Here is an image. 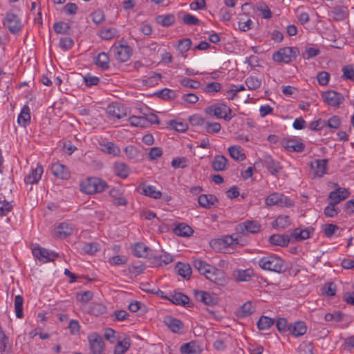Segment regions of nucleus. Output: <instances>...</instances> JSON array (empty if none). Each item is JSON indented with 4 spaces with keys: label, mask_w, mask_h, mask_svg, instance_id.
<instances>
[{
    "label": "nucleus",
    "mask_w": 354,
    "mask_h": 354,
    "mask_svg": "<svg viewBox=\"0 0 354 354\" xmlns=\"http://www.w3.org/2000/svg\"><path fill=\"white\" fill-rule=\"evenodd\" d=\"M180 352L182 354H200L201 347L196 342H190L181 346Z\"/></svg>",
    "instance_id": "c85d7f7f"
},
{
    "label": "nucleus",
    "mask_w": 354,
    "mask_h": 354,
    "mask_svg": "<svg viewBox=\"0 0 354 354\" xmlns=\"http://www.w3.org/2000/svg\"><path fill=\"white\" fill-rule=\"evenodd\" d=\"M44 173V169L41 165L37 164L35 167H32L30 173L24 178V182L26 184H37L40 180Z\"/></svg>",
    "instance_id": "a211bd4d"
},
{
    "label": "nucleus",
    "mask_w": 354,
    "mask_h": 354,
    "mask_svg": "<svg viewBox=\"0 0 354 354\" xmlns=\"http://www.w3.org/2000/svg\"><path fill=\"white\" fill-rule=\"evenodd\" d=\"M245 83L248 90L255 91L261 87V80L254 76H249L245 79Z\"/></svg>",
    "instance_id": "de8ad7c7"
},
{
    "label": "nucleus",
    "mask_w": 354,
    "mask_h": 354,
    "mask_svg": "<svg viewBox=\"0 0 354 354\" xmlns=\"http://www.w3.org/2000/svg\"><path fill=\"white\" fill-rule=\"evenodd\" d=\"M313 232V228H296L293 230L291 236L295 241H302L308 239Z\"/></svg>",
    "instance_id": "bb28decb"
},
{
    "label": "nucleus",
    "mask_w": 354,
    "mask_h": 354,
    "mask_svg": "<svg viewBox=\"0 0 354 354\" xmlns=\"http://www.w3.org/2000/svg\"><path fill=\"white\" fill-rule=\"evenodd\" d=\"M272 245L278 246H287L289 243L290 239L286 235L273 234L269 239Z\"/></svg>",
    "instance_id": "4c0bfd02"
},
{
    "label": "nucleus",
    "mask_w": 354,
    "mask_h": 354,
    "mask_svg": "<svg viewBox=\"0 0 354 354\" xmlns=\"http://www.w3.org/2000/svg\"><path fill=\"white\" fill-rule=\"evenodd\" d=\"M261 230V225L257 221L247 220L243 223H239L236 227L237 233L246 234H256Z\"/></svg>",
    "instance_id": "f8f14e48"
},
{
    "label": "nucleus",
    "mask_w": 354,
    "mask_h": 354,
    "mask_svg": "<svg viewBox=\"0 0 354 354\" xmlns=\"http://www.w3.org/2000/svg\"><path fill=\"white\" fill-rule=\"evenodd\" d=\"M264 164L272 175H276L282 169L279 162L274 160L270 155H266L263 159Z\"/></svg>",
    "instance_id": "4be33fe9"
},
{
    "label": "nucleus",
    "mask_w": 354,
    "mask_h": 354,
    "mask_svg": "<svg viewBox=\"0 0 354 354\" xmlns=\"http://www.w3.org/2000/svg\"><path fill=\"white\" fill-rule=\"evenodd\" d=\"M317 177H322L327 171V161L324 159L317 160L315 162V166L312 165Z\"/></svg>",
    "instance_id": "473e14b6"
},
{
    "label": "nucleus",
    "mask_w": 354,
    "mask_h": 354,
    "mask_svg": "<svg viewBox=\"0 0 354 354\" xmlns=\"http://www.w3.org/2000/svg\"><path fill=\"white\" fill-rule=\"evenodd\" d=\"M74 225L68 222H62L54 229L53 235L58 239H64L73 234Z\"/></svg>",
    "instance_id": "dca6fc26"
},
{
    "label": "nucleus",
    "mask_w": 354,
    "mask_h": 354,
    "mask_svg": "<svg viewBox=\"0 0 354 354\" xmlns=\"http://www.w3.org/2000/svg\"><path fill=\"white\" fill-rule=\"evenodd\" d=\"M322 97L328 105L339 108L341 104L344 101L342 94L333 90H328L322 93Z\"/></svg>",
    "instance_id": "1a4fd4ad"
},
{
    "label": "nucleus",
    "mask_w": 354,
    "mask_h": 354,
    "mask_svg": "<svg viewBox=\"0 0 354 354\" xmlns=\"http://www.w3.org/2000/svg\"><path fill=\"white\" fill-rule=\"evenodd\" d=\"M193 266L203 274L205 278L218 285H223L226 283L225 272L209 264L205 261L195 259L192 262Z\"/></svg>",
    "instance_id": "f257e3e1"
},
{
    "label": "nucleus",
    "mask_w": 354,
    "mask_h": 354,
    "mask_svg": "<svg viewBox=\"0 0 354 354\" xmlns=\"http://www.w3.org/2000/svg\"><path fill=\"white\" fill-rule=\"evenodd\" d=\"M107 183L99 178H89L81 184V190L88 194L102 192L107 187Z\"/></svg>",
    "instance_id": "20e7f679"
},
{
    "label": "nucleus",
    "mask_w": 354,
    "mask_h": 354,
    "mask_svg": "<svg viewBox=\"0 0 354 354\" xmlns=\"http://www.w3.org/2000/svg\"><path fill=\"white\" fill-rule=\"evenodd\" d=\"M176 272L181 277H189L192 274V269L189 264L178 263L176 266Z\"/></svg>",
    "instance_id": "09e8293b"
},
{
    "label": "nucleus",
    "mask_w": 354,
    "mask_h": 354,
    "mask_svg": "<svg viewBox=\"0 0 354 354\" xmlns=\"http://www.w3.org/2000/svg\"><path fill=\"white\" fill-rule=\"evenodd\" d=\"M101 150L108 154L113 155L114 156H119L121 151L120 148L112 142H107L101 145Z\"/></svg>",
    "instance_id": "c9c22d12"
},
{
    "label": "nucleus",
    "mask_w": 354,
    "mask_h": 354,
    "mask_svg": "<svg viewBox=\"0 0 354 354\" xmlns=\"http://www.w3.org/2000/svg\"><path fill=\"white\" fill-rule=\"evenodd\" d=\"M291 224V219L287 215H279L272 223V227L276 229H285Z\"/></svg>",
    "instance_id": "f704fd0d"
},
{
    "label": "nucleus",
    "mask_w": 354,
    "mask_h": 354,
    "mask_svg": "<svg viewBox=\"0 0 354 354\" xmlns=\"http://www.w3.org/2000/svg\"><path fill=\"white\" fill-rule=\"evenodd\" d=\"M165 323L172 332L176 333H180L183 328L182 322L172 317H166Z\"/></svg>",
    "instance_id": "cd10ccee"
},
{
    "label": "nucleus",
    "mask_w": 354,
    "mask_h": 354,
    "mask_svg": "<svg viewBox=\"0 0 354 354\" xmlns=\"http://www.w3.org/2000/svg\"><path fill=\"white\" fill-rule=\"evenodd\" d=\"M10 349V345L9 344L8 337L3 333L1 327L0 326V352L8 353Z\"/></svg>",
    "instance_id": "864d4df0"
},
{
    "label": "nucleus",
    "mask_w": 354,
    "mask_h": 354,
    "mask_svg": "<svg viewBox=\"0 0 354 354\" xmlns=\"http://www.w3.org/2000/svg\"><path fill=\"white\" fill-rule=\"evenodd\" d=\"M196 297L206 305L212 306L215 304V299L209 292L205 291L196 292Z\"/></svg>",
    "instance_id": "37998d69"
},
{
    "label": "nucleus",
    "mask_w": 354,
    "mask_h": 354,
    "mask_svg": "<svg viewBox=\"0 0 354 354\" xmlns=\"http://www.w3.org/2000/svg\"><path fill=\"white\" fill-rule=\"evenodd\" d=\"M50 171L51 173L59 179L66 180L71 176V172L68 168L59 162H54L51 165Z\"/></svg>",
    "instance_id": "f3484780"
},
{
    "label": "nucleus",
    "mask_w": 354,
    "mask_h": 354,
    "mask_svg": "<svg viewBox=\"0 0 354 354\" xmlns=\"http://www.w3.org/2000/svg\"><path fill=\"white\" fill-rule=\"evenodd\" d=\"M227 159L223 155L216 156L212 161V167L214 171H223L226 169Z\"/></svg>",
    "instance_id": "a878e982"
},
{
    "label": "nucleus",
    "mask_w": 354,
    "mask_h": 354,
    "mask_svg": "<svg viewBox=\"0 0 354 354\" xmlns=\"http://www.w3.org/2000/svg\"><path fill=\"white\" fill-rule=\"evenodd\" d=\"M3 24L6 26L12 33L18 32L22 27L21 22L17 15L8 12L3 21Z\"/></svg>",
    "instance_id": "ddd939ff"
},
{
    "label": "nucleus",
    "mask_w": 354,
    "mask_h": 354,
    "mask_svg": "<svg viewBox=\"0 0 354 354\" xmlns=\"http://www.w3.org/2000/svg\"><path fill=\"white\" fill-rule=\"evenodd\" d=\"M307 331V326L304 322L297 321L289 324L288 332L293 337H297L304 335Z\"/></svg>",
    "instance_id": "aec40b11"
},
{
    "label": "nucleus",
    "mask_w": 354,
    "mask_h": 354,
    "mask_svg": "<svg viewBox=\"0 0 354 354\" xmlns=\"http://www.w3.org/2000/svg\"><path fill=\"white\" fill-rule=\"evenodd\" d=\"M336 203L330 201L324 209V214L327 217L333 218L338 214V209L336 207Z\"/></svg>",
    "instance_id": "69168bd1"
},
{
    "label": "nucleus",
    "mask_w": 354,
    "mask_h": 354,
    "mask_svg": "<svg viewBox=\"0 0 354 354\" xmlns=\"http://www.w3.org/2000/svg\"><path fill=\"white\" fill-rule=\"evenodd\" d=\"M173 261V257L169 254L164 253L154 257V263L159 266L167 265Z\"/></svg>",
    "instance_id": "13d9d810"
},
{
    "label": "nucleus",
    "mask_w": 354,
    "mask_h": 354,
    "mask_svg": "<svg viewBox=\"0 0 354 354\" xmlns=\"http://www.w3.org/2000/svg\"><path fill=\"white\" fill-rule=\"evenodd\" d=\"M274 323V319L266 317L261 316L257 322V327L261 330H266L269 329Z\"/></svg>",
    "instance_id": "3c124183"
},
{
    "label": "nucleus",
    "mask_w": 354,
    "mask_h": 354,
    "mask_svg": "<svg viewBox=\"0 0 354 354\" xmlns=\"http://www.w3.org/2000/svg\"><path fill=\"white\" fill-rule=\"evenodd\" d=\"M106 311V306L100 303L91 304L88 309V313L96 317L104 314Z\"/></svg>",
    "instance_id": "c03bdc74"
},
{
    "label": "nucleus",
    "mask_w": 354,
    "mask_h": 354,
    "mask_svg": "<svg viewBox=\"0 0 354 354\" xmlns=\"http://www.w3.org/2000/svg\"><path fill=\"white\" fill-rule=\"evenodd\" d=\"M142 194L155 199L160 198L162 196L161 192L153 185H147L143 187Z\"/></svg>",
    "instance_id": "8fccbe9b"
},
{
    "label": "nucleus",
    "mask_w": 354,
    "mask_h": 354,
    "mask_svg": "<svg viewBox=\"0 0 354 354\" xmlns=\"http://www.w3.org/2000/svg\"><path fill=\"white\" fill-rule=\"evenodd\" d=\"M162 75L160 73L152 72L149 76L142 80V85L152 87L157 85L160 80Z\"/></svg>",
    "instance_id": "ea45409f"
},
{
    "label": "nucleus",
    "mask_w": 354,
    "mask_h": 354,
    "mask_svg": "<svg viewBox=\"0 0 354 354\" xmlns=\"http://www.w3.org/2000/svg\"><path fill=\"white\" fill-rule=\"evenodd\" d=\"M253 276L251 269H236L232 272L233 278L237 281H249Z\"/></svg>",
    "instance_id": "b1692460"
},
{
    "label": "nucleus",
    "mask_w": 354,
    "mask_h": 354,
    "mask_svg": "<svg viewBox=\"0 0 354 354\" xmlns=\"http://www.w3.org/2000/svg\"><path fill=\"white\" fill-rule=\"evenodd\" d=\"M203 129L207 133L214 134L218 133L221 131V126L220 123L216 122H211L209 121H206Z\"/></svg>",
    "instance_id": "bf43d9fd"
},
{
    "label": "nucleus",
    "mask_w": 354,
    "mask_h": 354,
    "mask_svg": "<svg viewBox=\"0 0 354 354\" xmlns=\"http://www.w3.org/2000/svg\"><path fill=\"white\" fill-rule=\"evenodd\" d=\"M23 304L24 298L21 295H17L15 298V311L17 318H22L24 317L23 313Z\"/></svg>",
    "instance_id": "6e6d98bb"
},
{
    "label": "nucleus",
    "mask_w": 354,
    "mask_h": 354,
    "mask_svg": "<svg viewBox=\"0 0 354 354\" xmlns=\"http://www.w3.org/2000/svg\"><path fill=\"white\" fill-rule=\"evenodd\" d=\"M109 194L115 205H126L127 201L124 197V189L121 187H113L110 189Z\"/></svg>",
    "instance_id": "412c9836"
},
{
    "label": "nucleus",
    "mask_w": 354,
    "mask_h": 354,
    "mask_svg": "<svg viewBox=\"0 0 354 354\" xmlns=\"http://www.w3.org/2000/svg\"><path fill=\"white\" fill-rule=\"evenodd\" d=\"M114 174L121 178H126L129 174V167L125 163L122 162H116L113 166Z\"/></svg>",
    "instance_id": "393cba45"
},
{
    "label": "nucleus",
    "mask_w": 354,
    "mask_h": 354,
    "mask_svg": "<svg viewBox=\"0 0 354 354\" xmlns=\"http://www.w3.org/2000/svg\"><path fill=\"white\" fill-rule=\"evenodd\" d=\"M91 353L102 354L104 343L102 337L97 333H91L88 335Z\"/></svg>",
    "instance_id": "9b49d317"
},
{
    "label": "nucleus",
    "mask_w": 354,
    "mask_h": 354,
    "mask_svg": "<svg viewBox=\"0 0 354 354\" xmlns=\"http://www.w3.org/2000/svg\"><path fill=\"white\" fill-rule=\"evenodd\" d=\"M149 248L142 243H137L133 245V253L138 257H147Z\"/></svg>",
    "instance_id": "a18cd8bd"
},
{
    "label": "nucleus",
    "mask_w": 354,
    "mask_h": 354,
    "mask_svg": "<svg viewBox=\"0 0 354 354\" xmlns=\"http://www.w3.org/2000/svg\"><path fill=\"white\" fill-rule=\"evenodd\" d=\"M125 154L129 160L137 161L140 158L139 150L133 145H129L124 149Z\"/></svg>",
    "instance_id": "5fc2aeb1"
},
{
    "label": "nucleus",
    "mask_w": 354,
    "mask_h": 354,
    "mask_svg": "<svg viewBox=\"0 0 354 354\" xmlns=\"http://www.w3.org/2000/svg\"><path fill=\"white\" fill-rule=\"evenodd\" d=\"M174 233L180 236L187 237L193 234V230L185 223H179L174 230Z\"/></svg>",
    "instance_id": "58836bf2"
},
{
    "label": "nucleus",
    "mask_w": 354,
    "mask_h": 354,
    "mask_svg": "<svg viewBox=\"0 0 354 354\" xmlns=\"http://www.w3.org/2000/svg\"><path fill=\"white\" fill-rule=\"evenodd\" d=\"M192 44V40L189 38H183L178 41L176 47L178 53L183 55L184 57H186V55H184V54L190 49Z\"/></svg>",
    "instance_id": "a19ab883"
},
{
    "label": "nucleus",
    "mask_w": 354,
    "mask_h": 354,
    "mask_svg": "<svg viewBox=\"0 0 354 354\" xmlns=\"http://www.w3.org/2000/svg\"><path fill=\"white\" fill-rule=\"evenodd\" d=\"M128 261V259L124 255H116L113 256L109 259V263L111 266H120L125 264Z\"/></svg>",
    "instance_id": "0e129e2a"
},
{
    "label": "nucleus",
    "mask_w": 354,
    "mask_h": 354,
    "mask_svg": "<svg viewBox=\"0 0 354 354\" xmlns=\"http://www.w3.org/2000/svg\"><path fill=\"white\" fill-rule=\"evenodd\" d=\"M53 28L57 34H67L70 29V26L66 22L59 21L54 24Z\"/></svg>",
    "instance_id": "680f3d73"
},
{
    "label": "nucleus",
    "mask_w": 354,
    "mask_h": 354,
    "mask_svg": "<svg viewBox=\"0 0 354 354\" xmlns=\"http://www.w3.org/2000/svg\"><path fill=\"white\" fill-rule=\"evenodd\" d=\"M32 252L35 258L43 263L53 261L58 257V254L55 252L48 250L40 246L34 247L32 249Z\"/></svg>",
    "instance_id": "9d476101"
},
{
    "label": "nucleus",
    "mask_w": 354,
    "mask_h": 354,
    "mask_svg": "<svg viewBox=\"0 0 354 354\" xmlns=\"http://www.w3.org/2000/svg\"><path fill=\"white\" fill-rule=\"evenodd\" d=\"M221 89V84L218 82H211L207 84L204 88L203 91L209 94H214L215 93L218 92Z\"/></svg>",
    "instance_id": "e2e57ef3"
},
{
    "label": "nucleus",
    "mask_w": 354,
    "mask_h": 354,
    "mask_svg": "<svg viewBox=\"0 0 354 354\" xmlns=\"http://www.w3.org/2000/svg\"><path fill=\"white\" fill-rule=\"evenodd\" d=\"M129 122L133 127H144L148 125V120L145 116L132 115L129 118Z\"/></svg>",
    "instance_id": "603ef678"
},
{
    "label": "nucleus",
    "mask_w": 354,
    "mask_h": 354,
    "mask_svg": "<svg viewBox=\"0 0 354 354\" xmlns=\"http://www.w3.org/2000/svg\"><path fill=\"white\" fill-rule=\"evenodd\" d=\"M297 50L292 47L279 48L272 54V59L277 63H289L297 57Z\"/></svg>",
    "instance_id": "0eeeda50"
},
{
    "label": "nucleus",
    "mask_w": 354,
    "mask_h": 354,
    "mask_svg": "<svg viewBox=\"0 0 354 354\" xmlns=\"http://www.w3.org/2000/svg\"><path fill=\"white\" fill-rule=\"evenodd\" d=\"M99 36L104 40H110L120 37L119 31L115 28H103L100 30Z\"/></svg>",
    "instance_id": "e433bc0d"
},
{
    "label": "nucleus",
    "mask_w": 354,
    "mask_h": 354,
    "mask_svg": "<svg viewBox=\"0 0 354 354\" xmlns=\"http://www.w3.org/2000/svg\"><path fill=\"white\" fill-rule=\"evenodd\" d=\"M205 112L217 118L230 121L234 115H232V109L225 104L216 103L207 106Z\"/></svg>",
    "instance_id": "7ed1b4c3"
},
{
    "label": "nucleus",
    "mask_w": 354,
    "mask_h": 354,
    "mask_svg": "<svg viewBox=\"0 0 354 354\" xmlns=\"http://www.w3.org/2000/svg\"><path fill=\"white\" fill-rule=\"evenodd\" d=\"M17 122L21 127H26L30 122V108L24 106L17 117Z\"/></svg>",
    "instance_id": "7c9ffc66"
},
{
    "label": "nucleus",
    "mask_w": 354,
    "mask_h": 354,
    "mask_svg": "<svg viewBox=\"0 0 354 354\" xmlns=\"http://www.w3.org/2000/svg\"><path fill=\"white\" fill-rule=\"evenodd\" d=\"M230 157L238 161H243L246 158L245 154L240 146L233 145L227 149Z\"/></svg>",
    "instance_id": "2f4dec72"
},
{
    "label": "nucleus",
    "mask_w": 354,
    "mask_h": 354,
    "mask_svg": "<svg viewBox=\"0 0 354 354\" xmlns=\"http://www.w3.org/2000/svg\"><path fill=\"white\" fill-rule=\"evenodd\" d=\"M338 229H339V227L337 225H336L335 224L330 223V224H326L324 226L323 232H324V235L327 238H331L335 234L337 230H338Z\"/></svg>",
    "instance_id": "338daca9"
},
{
    "label": "nucleus",
    "mask_w": 354,
    "mask_h": 354,
    "mask_svg": "<svg viewBox=\"0 0 354 354\" xmlns=\"http://www.w3.org/2000/svg\"><path fill=\"white\" fill-rule=\"evenodd\" d=\"M175 305L185 306L189 302V297L183 293L175 292L165 297Z\"/></svg>",
    "instance_id": "5701e85b"
},
{
    "label": "nucleus",
    "mask_w": 354,
    "mask_h": 354,
    "mask_svg": "<svg viewBox=\"0 0 354 354\" xmlns=\"http://www.w3.org/2000/svg\"><path fill=\"white\" fill-rule=\"evenodd\" d=\"M335 190L330 192L328 198L334 203L338 204L347 198L351 192L348 189L341 187L337 183L334 184Z\"/></svg>",
    "instance_id": "4468645a"
},
{
    "label": "nucleus",
    "mask_w": 354,
    "mask_h": 354,
    "mask_svg": "<svg viewBox=\"0 0 354 354\" xmlns=\"http://www.w3.org/2000/svg\"><path fill=\"white\" fill-rule=\"evenodd\" d=\"M283 147L289 152H302L304 144L296 138H289L283 141Z\"/></svg>",
    "instance_id": "6ab92c4d"
},
{
    "label": "nucleus",
    "mask_w": 354,
    "mask_h": 354,
    "mask_svg": "<svg viewBox=\"0 0 354 354\" xmlns=\"http://www.w3.org/2000/svg\"><path fill=\"white\" fill-rule=\"evenodd\" d=\"M265 203L268 206L277 205L281 207H290L294 204L290 198L279 192L268 195L265 199Z\"/></svg>",
    "instance_id": "423d86ee"
},
{
    "label": "nucleus",
    "mask_w": 354,
    "mask_h": 354,
    "mask_svg": "<svg viewBox=\"0 0 354 354\" xmlns=\"http://www.w3.org/2000/svg\"><path fill=\"white\" fill-rule=\"evenodd\" d=\"M156 21L162 26H169L175 22V17L171 14L160 15L156 17Z\"/></svg>",
    "instance_id": "4d7b16f0"
},
{
    "label": "nucleus",
    "mask_w": 354,
    "mask_h": 354,
    "mask_svg": "<svg viewBox=\"0 0 354 354\" xmlns=\"http://www.w3.org/2000/svg\"><path fill=\"white\" fill-rule=\"evenodd\" d=\"M106 113L110 120H116L127 116V112L123 105L112 103L106 108Z\"/></svg>",
    "instance_id": "2eb2a0df"
},
{
    "label": "nucleus",
    "mask_w": 354,
    "mask_h": 354,
    "mask_svg": "<svg viewBox=\"0 0 354 354\" xmlns=\"http://www.w3.org/2000/svg\"><path fill=\"white\" fill-rule=\"evenodd\" d=\"M115 58L120 62H126L129 61L132 55L131 48L127 44L115 43L111 48Z\"/></svg>",
    "instance_id": "6e6552de"
},
{
    "label": "nucleus",
    "mask_w": 354,
    "mask_h": 354,
    "mask_svg": "<svg viewBox=\"0 0 354 354\" xmlns=\"http://www.w3.org/2000/svg\"><path fill=\"white\" fill-rule=\"evenodd\" d=\"M109 62L108 54L104 52L99 53L95 59V64L102 70H106L109 68Z\"/></svg>",
    "instance_id": "72a5a7b5"
},
{
    "label": "nucleus",
    "mask_w": 354,
    "mask_h": 354,
    "mask_svg": "<svg viewBox=\"0 0 354 354\" xmlns=\"http://www.w3.org/2000/svg\"><path fill=\"white\" fill-rule=\"evenodd\" d=\"M239 239L233 235H226L220 239L212 240L211 246L221 252H227L230 247L238 245Z\"/></svg>",
    "instance_id": "39448f33"
},
{
    "label": "nucleus",
    "mask_w": 354,
    "mask_h": 354,
    "mask_svg": "<svg viewBox=\"0 0 354 354\" xmlns=\"http://www.w3.org/2000/svg\"><path fill=\"white\" fill-rule=\"evenodd\" d=\"M131 342L129 338L119 341L115 346L114 354H124L130 347Z\"/></svg>",
    "instance_id": "49530a36"
},
{
    "label": "nucleus",
    "mask_w": 354,
    "mask_h": 354,
    "mask_svg": "<svg viewBox=\"0 0 354 354\" xmlns=\"http://www.w3.org/2000/svg\"><path fill=\"white\" fill-rule=\"evenodd\" d=\"M258 265L263 270L277 273H281L286 270L284 261L274 254H268L259 258Z\"/></svg>",
    "instance_id": "f03ea898"
},
{
    "label": "nucleus",
    "mask_w": 354,
    "mask_h": 354,
    "mask_svg": "<svg viewBox=\"0 0 354 354\" xmlns=\"http://www.w3.org/2000/svg\"><path fill=\"white\" fill-rule=\"evenodd\" d=\"M257 10L259 11L262 17L264 19H270L272 17V12L268 5L264 2H260L256 5Z\"/></svg>",
    "instance_id": "052dcab7"
},
{
    "label": "nucleus",
    "mask_w": 354,
    "mask_h": 354,
    "mask_svg": "<svg viewBox=\"0 0 354 354\" xmlns=\"http://www.w3.org/2000/svg\"><path fill=\"white\" fill-rule=\"evenodd\" d=\"M255 310V308L250 301L243 304L238 310L237 315L241 317H246L252 315Z\"/></svg>",
    "instance_id": "79ce46f5"
},
{
    "label": "nucleus",
    "mask_w": 354,
    "mask_h": 354,
    "mask_svg": "<svg viewBox=\"0 0 354 354\" xmlns=\"http://www.w3.org/2000/svg\"><path fill=\"white\" fill-rule=\"evenodd\" d=\"M198 202L203 207L211 208L217 202V199L211 194H201L198 196Z\"/></svg>",
    "instance_id": "c756f323"
},
{
    "label": "nucleus",
    "mask_w": 354,
    "mask_h": 354,
    "mask_svg": "<svg viewBox=\"0 0 354 354\" xmlns=\"http://www.w3.org/2000/svg\"><path fill=\"white\" fill-rule=\"evenodd\" d=\"M314 346L310 342H304L299 346V351L302 354H313Z\"/></svg>",
    "instance_id": "774afa93"
}]
</instances>
